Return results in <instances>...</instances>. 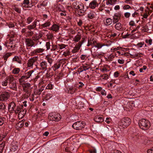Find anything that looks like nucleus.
Listing matches in <instances>:
<instances>
[{
	"mask_svg": "<svg viewBox=\"0 0 153 153\" xmlns=\"http://www.w3.org/2000/svg\"><path fill=\"white\" fill-rule=\"evenodd\" d=\"M116 1V0H108V1L107 2V4L112 5L114 4Z\"/></svg>",
	"mask_w": 153,
	"mask_h": 153,
	"instance_id": "obj_41",
	"label": "nucleus"
},
{
	"mask_svg": "<svg viewBox=\"0 0 153 153\" xmlns=\"http://www.w3.org/2000/svg\"><path fill=\"white\" fill-rule=\"evenodd\" d=\"M27 79H28L24 75L21 76V78L19 79V81L20 84H22L24 83V82H27Z\"/></svg>",
	"mask_w": 153,
	"mask_h": 153,
	"instance_id": "obj_18",
	"label": "nucleus"
},
{
	"mask_svg": "<svg viewBox=\"0 0 153 153\" xmlns=\"http://www.w3.org/2000/svg\"><path fill=\"white\" fill-rule=\"evenodd\" d=\"M95 13L94 11H91L88 14V17L90 19L93 18L95 16Z\"/></svg>",
	"mask_w": 153,
	"mask_h": 153,
	"instance_id": "obj_24",
	"label": "nucleus"
},
{
	"mask_svg": "<svg viewBox=\"0 0 153 153\" xmlns=\"http://www.w3.org/2000/svg\"><path fill=\"white\" fill-rule=\"evenodd\" d=\"M60 64L59 63H56L54 64L52 67L53 71H56L57 69H59L60 67Z\"/></svg>",
	"mask_w": 153,
	"mask_h": 153,
	"instance_id": "obj_29",
	"label": "nucleus"
},
{
	"mask_svg": "<svg viewBox=\"0 0 153 153\" xmlns=\"http://www.w3.org/2000/svg\"><path fill=\"white\" fill-rule=\"evenodd\" d=\"M90 67V65L89 64H83L80 67V68L81 69H82V70L80 72H82L83 71H86L87 70H88Z\"/></svg>",
	"mask_w": 153,
	"mask_h": 153,
	"instance_id": "obj_15",
	"label": "nucleus"
},
{
	"mask_svg": "<svg viewBox=\"0 0 153 153\" xmlns=\"http://www.w3.org/2000/svg\"><path fill=\"white\" fill-rule=\"evenodd\" d=\"M42 37V35L41 34L37 36V34L35 35V36H34L32 37V40L33 41H37L39 39Z\"/></svg>",
	"mask_w": 153,
	"mask_h": 153,
	"instance_id": "obj_26",
	"label": "nucleus"
},
{
	"mask_svg": "<svg viewBox=\"0 0 153 153\" xmlns=\"http://www.w3.org/2000/svg\"><path fill=\"white\" fill-rule=\"evenodd\" d=\"M112 21V19L110 18H108L106 19L105 25H109L111 24Z\"/></svg>",
	"mask_w": 153,
	"mask_h": 153,
	"instance_id": "obj_32",
	"label": "nucleus"
},
{
	"mask_svg": "<svg viewBox=\"0 0 153 153\" xmlns=\"http://www.w3.org/2000/svg\"><path fill=\"white\" fill-rule=\"evenodd\" d=\"M25 43L27 47H32L33 46H35L34 42H33V40L30 39H25Z\"/></svg>",
	"mask_w": 153,
	"mask_h": 153,
	"instance_id": "obj_10",
	"label": "nucleus"
},
{
	"mask_svg": "<svg viewBox=\"0 0 153 153\" xmlns=\"http://www.w3.org/2000/svg\"><path fill=\"white\" fill-rule=\"evenodd\" d=\"M149 15V14H148L147 12H146V10H145V12L143 13V15H142V16L143 17V18L146 19L147 18Z\"/></svg>",
	"mask_w": 153,
	"mask_h": 153,
	"instance_id": "obj_42",
	"label": "nucleus"
},
{
	"mask_svg": "<svg viewBox=\"0 0 153 153\" xmlns=\"http://www.w3.org/2000/svg\"><path fill=\"white\" fill-rule=\"evenodd\" d=\"M73 7L77 10H78V13L81 15H84L85 12L83 4L81 2L78 1L73 3Z\"/></svg>",
	"mask_w": 153,
	"mask_h": 153,
	"instance_id": "obj_1",
	"label": "nucleus"
},
{
	"mask_svg": "<svg viewBox=\"0 0 153 153\" xmlns=\"http://www.w3.org/2000/svg\"><path fill=\"white\" fill-rule=\"evenodd\" d=\"M51 25V23L50 22L48 21L41 25V26L42 28H46L49 27Z\"/></svg>",
	"mask_w": 153,
	"mask_h": 153,
	"instance_id": "obj_25",
	"label": "nucleus"
},
{
	"mask_svg": "<svg viewBox=\"0 0 153 153\" xmlns=\"http://www.w3.org/2000/svg\"><path fill=\"white\" fill-rule=\"evenodd\" d=\"M34 71L33 70H30L29 71L27 72L26 73L24 74V75L28 79L31 76V74L33 73Z\"/></svg>",
	"mask_w": 153,
	"mask_h": 153,
	"instance_id": "obj_23",
	"label": "nucleus"
},
{
	"mask_svg": "<svg viewBox=\"0 0 153 153\" xmlns=\"http://www.w3.org/2000/svg\"><path fill=\"white\" fill-rule=\"evenodd\" d=\"M23 107V106H17V107L15 109V110L13 111H14L16 113H19L21 111H22L23 110L22 109V107Z\"/></svg>",
	"mask_w": 153,
	"mask_h": 153,
	"instance_id": "obj_27",
	"label": "nucleus"
},
{
	"mask_svg": "<svg viewBox=\"0 0 153 153\" xmlns=\"http://www.w3.org/2000/svg\"><path fill=\"white\" fill-rule=\"evenodd\" d=\"M94 121L97 123H100L103 121L102 117L99 116H97L94 118Z\"/></svg>",
	"mask_w": 153,
	"mask_h": 153,
	"instance_id": "obj_21",
	"label": "nucleus"
},
{
	"mask_svg": "<svg viewBox=\"0 0 153 153\" xmlns=\"http://www.w3.org/2000/svg\"><path fill=\"white\" fill-rule=\"evenodd\" d=\"M63 55L65 56H69L70 55V52L69 50H67L66 51L63 52Z\"/></svg>",
	"mask_w": 153,
	"mask_h": 153,
	"instance_id": "obj_45",
	"label": "nucleus"
},
{
	"mask_svg": "<svg viewBox=\"0 0 153 153\" xmlns=\"http://www.w3.org/2000/svg\"><path fill=\"white\" fill-rule=\"evenodd\" d=\"M45 59L47 60L48 62L51 65L53 61V60L52 58L49 56H47L45 57Z\"/></svg>",
	"mask_w": 153,
	"mask_h": 153,
	"instance_id": "obj_30",
	"label": "nucleus"
},
{
	"mask_svg": "<svg viewBox=\"0 0 153 153\" xmlns=\"http://www.w3.org/2000/svg\"><path fill=\"white\" fill-rule=\"evenodd\" d=\"M40 68L42 70H46L48 64L45 61H42L40 63Z\"/></svg>",
	"mask_w": 153,
	"mask_h": 153,
	"instance_id": "obj_13",
	"label": "nucleus"
},
{
	"mask_svg": "<svg viewBox=\"0 0 153 153\" xmlns=\"http://www.w3.org/2000/svg\"><path fill=\"white\" fill-rule=\"evenodd\" d=\"M61 117V116L59 114L54 112L50 113L49 114L48 118L50 120L58 121L60 120Z\"/></svg>",
	"mask_w": 153,
	"mask_h": 153,
	"instance_id": "obj_7",
	"label": "nucleus"
},
{
	"mask_svg": "<svg viewBox=\"0 0 153 153\" xmlns=\"http://www.w3.org/2000/svg\"><path fill=\"white\" fill-rule=\"evenodd\" d=\"M131 120L128 118H124L120 120L119 122V125L120 126L124 128L129 126L130 124Z\"/></svg>",
	"mask_w": 153,
	"mask_h": 153,
	"instance_id": "obj_4",
	"label": "nucleus"
},
{
	"mask_svg": "<svg viewBox=\"0 0 153 153\" xmlns=\"http://www.w3.org/2000/svg\"><path fill=\"white\" fill-rule=\"evenodd\" d=\"M98 4L96 0H93L89 4V7L92 9H94L98 6Z\"/></svg>",
	"mask_w": 153,
	"mask_h": 153,
	"instance_id": "obj_11",
	"label": "nucleus"
},
{
	"mask_svg": "<svg viewBox=\"0 0 153 153\" xmlns=\"http://www.w3.org/2000/svg\"><path fill=\"white\" fill-rule=\"evenodd\" d=\"M16 108V104L13 102H11L9 104L8 107L9 110L12 112L15 110Z\"/></svg>",
	"mask_w": 153,
	"mask_h": 153,
	"instance_id": "obj_12",
	"label": "nucleus"
},
{
	"mask_svg": "<svg viewBox=\"0 0 153 153\" xmlns=\"http://www.w3.org/2000/svg\"><path fill=\"white\" fill-rule=\"evenodd\" d=\"M33 17H29L26 19V23L28 24H30L33 20Z\"/></svg>",
	"mask_w": 153,
	"mask_h": 153,
	"instance_id": "obj_31",
	"label": "nucleus"
},
{
	"mask_svg": "<svg viewBox=\"0 0 153 153\" xmlns=\"http://www.w3.org/2000/svg\"><path fill=\"white\" fill-rule=\"evenodd\" d=\"M30 2L29 0H24L22 3V5L23 7L26 8L30 7Z\"/></svg>",
	"mask_w": 153,
	"mask_h": 153,
	"instance_id": "obj_14",
	"label": "nucleus"
},
{
	"mask_svg": "<svg viewBox=\"0 0 153 153\" xmlns=\"http://www.w3.org/2000/svg\"><path fill=\"white\" fill-rule=\"evenodd\" d=\"M101 71L102 72H104L105 71L108 72L109 71V70L107 69L106 68L104 67L103 68L101 69Z\"/></svg>",
	"mask_w": 153,
	"mask_h": 153,
	"instance_id": "obj_59",
	"label": "nucleus"
},
{
	"mask_svg": "<svg viewBox=\"0 0 153 153\" xmlns=\"http://www.w3.org/2000/svg\"><path fill=\"white\" fill-rule=\"evenodd\" d=\"M67 46V45L63 44H58V46L60 49H62L65 48Z\"/></svg>",
	"mask_w": 153,
	"mask_h": 153,
	"instance_id": "obj_38",
	"label": "nucleus"
},
{
	"mask_svg": "<svg viewBox=\"0 0 153 153\" xmlns=\"http://www.w3.org/2000/svg\"><path fill=\"white\" fill-rule=\"evenodd\" d=\"M37 25V21L35 20L34 21L33 23L31 25L32 26L34 27V28H36Z\"/></svg>",
	"mask_w": 153,
	"mask_h": 153,
	"instance_id": "obj_60",
	"label": "nucleus"
},
{
	"mask_svg": "<svg viewBox=\"0 0 153 153\" xmlns=\"http://www.w3.org/2000/svg\"><path fill=\"white\" fill-rule=\"evenodd\" d=\"M20 71V69L19 68H16L13 70L12 72L14 74H17L19 73Z\"/></svg>",
	"mask_w": 153,
	"mask_h": 153,
	"instance_id": "obj_37",
	"label": "nucleus"
},
{
	"mask_svg": "<svg viewBox=\"0 0 153 153\" xmlns=\"http://www.w3.org/2000/svg\"><path fill=\"white\" fill-rule=\"evenodd\" d=\"M85 125L84 122L79 121L75 122L73 124L72 126L75 129L80 130L85 127Z\"/></svg>",
	"mask_w": 153,
	"mask_h": 153,
	"instance_id": "obj_5",
	"label": "nucleus"
},
{
	"mask_svg": "<svg viewBox=\"0 0 153 153\" xmlns=\"http://www.w3.org/2000/svg\"><path fill=\"white\" fill-rule=\"evenodd\" d=\"M8 80H7V77L6 79L3 81L1 82V85L3 86H7L8 83Z\"/></svg>",
	"mask_w": 153,
	"mask_h": 153,
	"instance_id": "obj_35",
	"label": "nucleus"
},
{
	"mask_svg": "<svg viewBox=\"0 0 153 153\" xmlns=\"http://www.w3.org/2000/svg\"><path fill=\"white\" fill-rule=\"evenodd\" d=\"M33 33V32L32 31H29L27 32V35L29 36H32Z\"/></svg>",
	"mask_w": 153,
	"mask_h": 153,
	"instance_id": "obj_62",
	"label": "nucleus"
},
{
	"mask_svg": "<svg viewBox=\"0 0 153 153\" xmlns=\"http://www.w3.org/2000/svg\"><path fill=\"white\" fill-rule=\"evenodd\" d=\"M30 85L28 83H25L23 85V90L24 91L26 92V90L25 88H29L30 87Z\"/></svg>",
	"mask_w": 153,
	"mask_h": 153,
	"instance_id": "obj_33",
	"label": "nucleus"
},
{
	"mask_svg": "<svg viewBox=\"0 0 153 153\" xmlns=\"http://www.w3.org/2000/svg\"><path fill=\"white\" fill-rule=\"evenodd\" d=\"M37 59V57L35 56L29 59L27 63V66L28 67L32 68L33 67V64L35 62Z\"/></svg>",
	"mask_w": 153,
	"mask_h": 153,
	"instance_id": "obj_8",
	"label": "nucleus"
},
{
	"mask_svg": "<svg viewBox=\"0 0 153 153\" xmlns=\"http://www.w3.org/2000/svg\"><path fill=\"white\" fill-rule=\"evenodd\" d=\"M13 61L19 64L22 63V58L20 56H15L13 59Z\"/></svg>",
	"mask_w": 153,
	"mask_h": 153,
	"instance_id": "obj_16",
	"label": "nucleus"
},
{
	"mask_svg": "<svg viewBox=\"0 0 153 153\" xmlns=\"http://www.w3.org/2000/svg\"><path fill=\"white\" fill-rule=\"evenodd\" d=\"M123 8L124 10H127L131 9L132 8L129 5L126 4L123 6Z\"/></svg>",
	"mask_w": 153,
	"mask_h": 153,
	"instance_id": "obj_40",
	"label": "nucleus"
},
{
	"mask_svg": "<svg viewBox=\"0 0 153 153\" xmlns=\"http://www.w3.org/2000/svg\"><path fill=\"white\" fill-rule=\"evenodd\" d=\"M118 62L120 64H123L124 62V60L123 59H118Z\"/></svg>",
	"mask_w": 153,
	"mask_h": 153,
	"instance_id": "obj_61",
	"label": "nucleus"
},
{
	"mask_svg": "<svg viewBox=\"0 0 153 153\" xmlns=\"http://www.w3.org/2000/svg\"><path fill=\"white\" fill-rule=\"evenodd\" d=\"M5 119L3 118H0V126L2 125L5 121Z\"/></svg>",
	"mask_w": 153,
	"mask_h": 153,
	"instance_id": "obj_53",
	"label": "nucleus"
},
{
	"mask_svg": "<svg viewBox=\"0 0 153 153\" xmlns=\"http://www.w3.org/2000/svg\"><path fill=\"white\" fill-rule=\"evenodd\" d=\"M145 10H146V12H147L148 14L149 15H150L152 12L153 10V8H152V9L147 8Z\"/></svg>",
	"mask_w": 153,
	"mask_h": 153,
	"instance_id": "obj_47",
	"label": "nucleus"
},
{
	"mask_svg": "<svg viewBox=\"0 0 153 153\" xmlns=\"http://www.w3.org/2000/svg\"><path fill=\"white\" fill-rule=\"evenodd\" d=\"M139 127L143 130H146L148 129L150 126L149 121L145 119L140 120L138 122Z\"/></svg>",
	"mask_w": 153,
	"mask_h": 153,
	"instance_id": "obj_2",
	"label": "nucleus"
},
{
	"mask_svg": "<svg viewBox=\"0 0 153 153\" xmlns=\"http://www.w3.org/2000/svg\"><path fill=\"white\" fill-rule=\"evenodd\" d=\"M12 55L11 53H5L3 56L4 60H7V59Z\"/></svg>",
	"mask_w": 153,
	"mask_h": 153,
	"instance_id": "obj_34",
	"label": "nucleus"
},
{
	"mask_svg": "<svg viewBox=\"0 0 153 153\" xmlns=\"http://www.w3.org/2000/svg\"><path fill=\"white\" fill-rule=\"evenodd\" d=\"M81 39V36L77 35L74 37L73 39V41L76 42H78Z\"/></svg>",
	"mask_w": 153,
	"mask_h": 153,
	"instance_id": "obj_28",
	"label": "nucleus"
},
{
	"mask_svg": "<svg viewBox=\"0 0 153 153\" xmlns=\"http://www.w3.org/2000/svg\"><path fill=\"white\" fill-rule=\"evenodd\" d=\"M118 18L114 16L113 17V23L115 24L118 22Z\"/></svg>",
	"mask_w": 153,
	"mask_h": 153,
	"instance_id": "obj_46",
	"label": "nucleus"
},
{
	"mask_svg": "<svg viewBox=\"0 0 153 153\" xmlns=\"http://www.w3.org/2000/svg\"><path fill=\"white\" fill-rule=\"evenodd\" d=\"M59 29V26L57 25L54 24L50 27V30L55 32H57Z\"/></svg>",
	"mask_w": 153,
	"mask_h": 153,
	"instance_id": "obj_17",
	"label": "nucleus"
},
{
	"mask_svg": "<svg viewBox=\"0 0 153 153\" xmlns=\"http://www.w3.org/2000/svg\"><path fill=\"white\" fill-rule=\"evenodd\" d=\"M45 51V49L42 48H36L31 52V54L32 56L37 55L39 53H42Z\"/></svg>",
	"mask_w": 153,
	"mask_h": 153,
	"instance_id": "obj_9",
	"label": "nucleus"
},
{
	"mask_svg": "<svg viewBox=\"0 0 153 153\" xmlns=\"http://www.w3.org/2000/svg\"><path fill=\"white\" fill-rule=\"evenodd\" d=\"M114 16L120 18L121 16V14L119 13H117L114 14Z\"/></svg>",
	"mask_w": 153,
	"mask_h": 153,
	"instance_id": "obj_63",
	"label": "nucleus"
},
{
	"mask_svg": "<svg viewBox=\"0 0 153 153\" xmlns=\"http://www.w3.org/2000/svg\"><path fill=\"white\" fill-rule=\"evenodd\" d=\"M18 148L17 146H12L11 147V151L15 152L17 149Z\"/></svg>",
	"mask_w": 153,
	"mask_h": 153,
	"instance_id": "obj_49",
	"label": "nucleus"
},
{
	"mask_svg": "<svg viewBox=\"0 0 153 153\" xmlns=\"http://www.w3.org/2000/svg\"><path fill=\"white\" fill-rule=\"evenodd\" d=\"M46 46L47 50H48L50 49V46H51V44L50 42H47L46 43Z\"/></svg>",
	"mask_w": 153,
	"mask_h": 153,
	"instance_id": "obj_44",
	"label": "nucleus"
},
{
	"mask_svg": "<svg viewBox=\"0 0 153 153\" xmlns=\"http://www.w3.org/2000/svg\"><path fill=\"white\" fill-rule=\"evenodd\" d=\"M100 76L102 77V79L104 80H106L108 78V75L106 74L101 75Z\"/></svg>",
	"mask_w": 153,
	"mask_h": 153,
	"instance_id": "obj_39",
	"label": "nucleus"
},
{
	"mask_svg": "<svg viewBox=\"0 0 153 153\" xmlns=\"http://www.w3.org/2000/svg\"><path fill=\"white\" fill-rule=\"evenodd\" d=\"M79 50V49L78 48L75 46L74 48L72 50V52L73 53H74L78 52Z\"/></svg>",
	"mask_w": 153,
	"mask_h": 153,
	"instance_id": "obj_43",
	"label": "nucleus"
},
{
	"mask_svg": "<svg viewBox=\"0 0 153 153\" xmlns=\"http://www.w3.org/2000/svg\"><path fill=\"white\" fill-rule=\"evenodd\" d=\"M7 80L9 81V88L13 90L16 89L17 86L14 77L12 76H9L7 77Z\"/></svg>",
	"mask_w": 153,
	"mask_h": 153,
	"instance_id": "obj_3",
	"label": "nucleus"
},
{
	"mask_svg": "<svg viewBox=\"0 0 153 153\" xmlns=\"http://www.w3.org/2000/svg\"><path fill=\"white\" fill-rule=\"evenodd\" d=\"M26 110H23L21 111L18 113V117L20 118H22L26 113Z\"/></svg>",
	"mask_w": 153,
	"mask_h": 153,
	"instance_id": "obj_22",
	"label": "nucleus"
},
{
	"mask_svg": "<svg viewBox=\"0 0 153 153\" xmlns=\"http://www.w3.org/2000/svg\"><path fill=\"white\" fill-rule=\"evenodd\" d=\"M53 85L52 84H49L46 87V88L49 89H52L53 88Z\"/></svg>",
	"mask_w": 153,
	"mask_h": 153,
	"instance_id": "obj_57",
	"label": "nucleus"
},
{
	"mask_svg": "<svg viewBox=\"0 0 153 153\" xmlns=\"http://www.w3.org/2000/svg\"><path fill=\"white\" fill-rule=\"evenodd\" d=\"M144 45V42H140L138 43L136 45V46L137 48H140L143 47Z\"/></svg>",
	"mask_w": 153,
	"mask_h": 153,
	"instance_id": "obj_48",
	"label": "nucleus"
},
{
	"mask_svg": "<svg viewBox=\"0 0 153 153\" xmlns=\"http://www.w3.org/2000/svg\"><path fill=\"white\" fill-rule=\"evenodd\" d=\"M130 55L134 58L136 57L137 56H139V54H142V53H135L134 54H133L131 53H130Z\"/></svg>",
	"mask_w": 153,
	"mask_h": 153,
	"instance_id": "obj_51",
	"label": "nucleus"
},
{
	"mask_svg": "<svg viewBox=\"0 0 153 153\" xmlns=\"http://www.w3.org/2000/svg\"><path fill=\"white\" fill-rule=\"evenodd\" d=\"M115 28L120 31H122L123 30V27L121 24L119 22L116 23L115 25Z\"/></svg>",
	"mask_w": 153,
	"mask_h": 153,
	"instance_id": "obj_20",
	"label": "nucleus"
},
{
	"mask_svg": "<svg viewBox=\"0 0 153 153\" xmlns=\"http://www.w3.org/2000/svg\"><path fill=\"white\" fill-rule=\"evenodd\" d=\"M52 48L51 49V51H53L56 50V46L53 44V43L51 42Z\"/></svg>",
	"mask_w": 153,
	"mask_h": 153,
	"instance_id": "obj_50",
	"label": "nucleus"
},
{
	"mask_svg": "<svg viewBox=\"0 0 153 153\" xmlns=\"http://www.w3.org/2000/svg\"><path fill=\"white\" fill-rule=\"evenodd\" d=\"M46 36L47 37V38L49 39L52 40L54 38L53 34L51 33H48L46 35Z\"/></svg>",
	"mask_w": 153,
	"mask_h": 153,
	"instance_id": "obj_36",
	"label": "nucleus"
},
{
	"mask_svg": "<svg viewBox=\"0 0 153 153\" xmlns=\"http://www.w3.org/2000/svg\"><path fill=\"white\" fill-rule=\"evenodd\" d=\"M124 15L126 18H128L130 16L131 14L129 12H126L124 13Z\"/></svg>",
	"mask_w": 153,
	"mask_h": 153,
	"instance_id": "obj_52",
	"label": "nucleus"
},
{
	"mask_svg": "<svg viewBox=\"0 0 153 153\" xmlns=\"http://www.w3.org/2000/svg\"><path fill=\"white\" fill-rule=\"evenodd\" d=\"M146 42L147 43H148L150 45H151L152 44V40L151 39H146Z\"/></svg>",
	"mask_w": 153,
	"mask_h": 153,
	"instance_id": "obj_54",
	"label": "nucleus"
},
{
	"mask_svg": "<svg viewBox=\"0 0 153 153\" xmlns=\"http://www.w3.org/2000/svg\"><path fill=\"white\" fill-rule=\"evenodd\" d=\"M10 93L7 91L2 92L0 95V101L2 102L7 101L10 98Z\"/></svg>",
	"mask_w": 153,
	"mask_h": 153,
	"instance_id": "obj_6",
	"label": "nucleus"
},
{
	"mask_svg": "<svg viewBox=\"0 0 153 153\" xmlns=\"http://www.w3.org/2000/svg\"><path fill=\"white\" fill-rule=\"evenodd\" d=\"M108 46L109 45L107 44L105 45V44L102 43H96V45L94 46V47L97 48L98 49H100L102 47L104 46Z\"/></svg>",
	"mask_w": 153,
	"mask_h": 153,
	"instance_id": "obj_19",
	"label": "nucleus"
},
{
	"mask_svg": "<svg viewBox=\"0 0 153 153\" xmlns=\"http://www.w3.org/2000/svg\"><path fill=\"white\" fill-rule=\"evenodd\" d=\"M7 25L9 28H12L14 27V24L12 22H10Z\"/></svg>",
	"mask_w": 153,
	"mask_h": 153,
	"instance_id": "obj_58",
	"label": "nucleus"
},
{
	"mask_svg": "<svg viewBox=\"0 0 153 153\" xmlns=\"http://www.w3.org/2000/svg\"><path fill=\"white\" fill-rule=\"evenodd\" d=\"M13 9L16 12L18 13H20L21 12V10L18 7H15Z\"/></svg>",
	"mask_w": 153,
	"mask_h": 153,
	"instance_id": "obj_56",
	"label": "nucleus"
},
{
	"mask_svg": "<svg viewBox=\"0 0 153 153\" xmlns=\"http://www.w3.org/2000/svg\"><path fill=\"white\" fill-rule=\"evenodd\" d=\"M147 152V153H153V148L148 149Z\"/></svg>",
	"mask_w": 153,
	"mask_h": 153,
	"instance_id": "obj_64",
	"label": "nucleus"
},
{
	"mask_svg": "<svg viewBox=\"0 0 153 153\" xmlns=\"http://www.w3.org/2000/svg\"><path fill=\"white\" fill-rule=\"evenodd\" d=\"M5 106L4 104L1 103H0V110H3L5 109Z\"/></svg>",
	"mask_w": 153,
	"mask_h": 153,
	"instance_id": "obj_55",
	"label": "nucleus"
}]
</instances>
